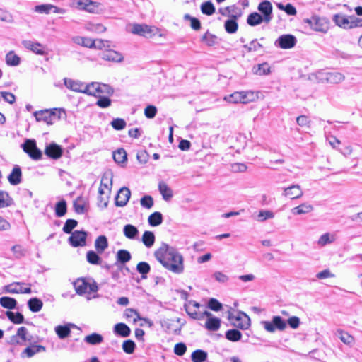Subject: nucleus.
I'll use <instances>...</instances> for the list:
<instances>
[{"mask_svg": "<svg viewBox=\"0 0 362 362\" xmlns=\"http://www.w3.org/2000/svg\"><path fill=\"white\" fill-rule=\"evenodd\" d=\"M325 79L327 83L338 84L345 79V76L343 74L337 71L326 72L325 74Z\"/></svg>", "mask_w": 362, "mask_h": 362, "instance_id": "24", "label": "nucleus"}, {"mask_svg": "<svg viewBox=\"0 0 362 362\" xmlns=\"http://www.w3.org/2000/svg\"><path fill=\"white\" fill-rule=\"evenodd\" d=\"M339 339L342 342L349 346H352L354 343V338L345 332H339Z\"/></svg>", "mask_w": 362, "mask_h": 362, "instance_id": "60", "label": "nucleus"}, {"mask_svg": "<svg viewBox=\"0 0 362 362\" xmlns=\"http://www.w3.org/2000/svg\"><path fill=\"white\" fill-rule=\"evenodd\" d=\"M262 325L264 329L270 333H274L276 330L284 331L286 328V321L281 316H273L270 321H262Z\"/></svg>", "mask_w": 362, "mask_h": 362, "instance_id": "5", "label": "nucleus"}, {"mask_svg": "<svg viewBox=\"0 0 362 362\" xmlns=\"http://www.w3.org/2000/svg\"><path fill=\"white\" fill-rule=\"evenodd\" d=\"M123 233L127 238L135 240L138 238L139 232L134 225L127 224L123 228Z\"/></svg>", "mask_w": 362, "mask_h": 362, "instance_id": "28", "label": "nucleus"}, {"mask_svg": "<svg viewBox=\"0 0 362 362\" xmlns=\"http://www.w3.org/2000/svg\"><path fill=\"white\" fill-rule=\"evenodd\" d=\"M113 93L114 90L110 86L98 82H92L87 84L85 90H83V93L94 96H95L96 93H105L111 95Z\"/></svg>", "mask_w": 362, "mask_h": 362, "instance_id": "6", "label": "nucleus"}, {"mask_svg": "<svg viewBox=\"0 0 362 362\" xmlns=\"http://www.w3.org/2000/svg\"><path fill=\"white\" fill-rule=\"evenodd\" d=\"M17 336L23 341V345L25 344V342H31L32 337L28 336V330L25 327H21L18 329L16 332Z\"/></svg>", "mask_w": 362, "mask_h": 362, "instance_id": "53", "label": "nucleus"}, {"mask_svg": "<svg viewBox=\"0 0 362 362\" xmlns=\"http://www.w3.org/2000/svg\"><path fill=\"white\" fill-rule=\"evenodd\" d=\"M78 225V221L75 219H67L63 226V231L66 234L72 233V230Z\"/></svg>", "mask_w": 362, "mask_h": 362, "instance_id": "55", "label": "nucleus"}, {"mask_svg": "<svg viewBox=\"0 0 362 362\" xmlns=\"http://www.w3.org/2000/svg\"><path fill=\"white\" fill-rule=\"evenodd\" d=\"M8 320L14 324H21L24 322L25 318L22 313L17 312L13 313L11 310L4 312Z\"/></svg>", "mask_w": 362, "mask_h": 362, "instance_id": "39", "label": "nucleus"}, {"mask_svg": "<svg viewBox=\"0 0 362 362\" xmlns=\"http://www.w3.org/2000/svg\"><path fill=\"white\" fill-rule=\"evenodd\" d=\"M201 41L207 46L211 47L218 43V37L207 30L201 38Z\"/></svg>", "mask_w": 362, "mask_h": 362, "instance_id": "37", "label": "nucleus"}, {"mask_svg": "<svg viewBox=\"0 0 362 362\" xmlns=\"http://www.w3.org/2000/svg\"><path fill=\"white\" fill-rule=\"evenodd\" d=\"M64 83L67 88L79 93H83L87 85L80 81H75L67 78H64Z\"/></svg>", "mask_w": 362, "mask_h": 362, "instance_id": "20", "label": "nucleus"}, {"mask_svg": "<svg viewBox=\"0 0 362 362\" xmlns=\"http://www.w3.org/2000/svg\"><path fill=\"white\" fill-rule=\"evenodd\" d=\"M35 12L39 13H46L48 14L50 12H53L55 13H64L65 10L62 8L57 7L52 4H40L37 5L33 8Z\"/></svg>", "mask_w": 362, "mask_h": 362, "instance_id": "18", "label": "nucleus"}, {"mask_svg": "<svg viewBox=\"0 0 362 362\" xmlns=\"http://www.w3.org/2000/svg\"><path fill=\"white\" fill-rule=\"evenodd\" d=\"M111 125L115 130H122L125 128L127 123L123 119L116 118L111 122Z\"/></svg>", "mask_w": 362, "mask_h": 362, "instance_id": "62", "label": "nucleus"}, {"mask_svg": "<svg viewBox=\"0 0 362 362\" xmlns=\"http://www.w3.org/2000/svg\"><path fill=\"white\" fill-rule=\"evenodd\" d=\"M21 148L33 160H38L41 159L42 153L37 147V144L35 139H25L24 143L21 144Z\"/></svg>", "mask_w": 362, "mask_h": 362, "instance_id": "7", "label": "nucleus"}, {"mask_svg": "<svg viewBox=\"0 0 362 362\" xmlns=\"http://www.w3.org/2000/svg\"><path fill=\"white\" fill-rule=\"evenodd\" d=\"M17 300L9 296H2L0 298V305L1 307L8 310H13L16 308Z\"/></svg>", "mask_w": 362, "mask_h": 362, "instance_id": "32", "label": "nucleus"}, {"mask_svg": "<svg viewBox=\"0 0 362 362\" xmlns=\"http://www.w3.org/2000/svg\"><path fill=\"white\" fill-rule=\"evenodd\" d=\"M112 157L114 160L118 164H123L127 160V153L124 148H119L114 151Z\"/></svg>", "mask_w": 362, "mask_h": 362, "instance_id": "46", "label": "nucleus"}, {"mask_svg": "<svg viewBox=\"0 0 362 362\" xmlns=\"http://www.w3.org/2000/svg\"><path fill=\"white\" fill-rule=\"evenodd\" d=\"M207 357V352L202 349H197L191 355V359L193 362H204L206 361Z\"/></svg>", "mask_w": 362, "mask_h": 362, "instance_id": "42", "label": "nucleus"}, {"mask_svg": "<svg viewBox=\"0 0 362 362\" xmlns=\"http://www.w3.org/2000/svg\"><path fill=\"white\" fill-rule=\"evenodd\" d=\"M131 196V192L128 187H123L117 192L115 197V205L123 207L127 205Z\"/></svg>", "mask_w": 362, "mask_h": 362, "instance_id": "15", "label": "nucleus"}, {"mask_svg": "<svg viewBox=\"0 0 362 362\" xmlns=\"http://www.w3.org/2000/svg\"><path fill=\"white\" fill-rule=\"evenodd\" d=\"M86 259L88 263L94 265H100L102 262V259L97 251L93 250H89L86 253Z\"/></svg>", "mask_w": 362, "mask_h": 362, "instance_id": "48", "label": "nucleus"}, {"mask_svg": "<svg viewBox=\"0 0 362 362\" xmlns=\"http://www.w3.org/2000/svg\"><path fill=\"white\" fill-rule=\"evenodd\" d=\"M6 63L10 66H18L21 63V58L14 51H10L6 54Z\"/></svg>", "mask_w": 362, "mask_h": 362, "instance_id": "34", "label": "nucleus"}, {"mask_svg": "<svg viewBox=\"0 0 362 362\" xmlns=\"http://www.w3.org/2000/svg\"><path fill=\"white\" fill-rule=\"evenodd\" d=\"M305 22L315 31L325 33L328 30V22L325 18L313 16L310 19H305Z\"/></svg>", "mask_w": 362, "mask_h": 362, "instance_id": "8", "label": "nucleus"}, {"mask_svg": "<svg viewBox=\"0 0 362 362\" xmlns=\"http://www.w3.org/2000/svg\"><path fill=\"white\" fill-rule=\"evenodd\" d=\"M296 37L291 34H284L279 36L274 42V45L283 49H288L296 45Z\"/></svg>", "mask_w": 362, "mask_h": 362, "instance_id": "9", "label": "nucleus"}, {"mask_svg": "<svg viewBox=\"0 0 362 362\" xmlns=\"http://www.w3.org/2000/svg\"><path fill=\"white\" fill-rule=\"evenodd\" d=\"M74 42L79 45H81L85 47L93 48L94 46V40H92L89 37H84L81 36L75 37L73 39Z\"/></svg>", "mask_w": 362, "mask_h": 362, "instance_id": "49", "label": "nucleus"}, {"mask_svg": "<svg viewBox=\"0 0 362 362\" xmlns=\"http://www.w3.org/2000/svg\"><path fill=\"white\" fill-rule=\"evenodd\" d=\"M7 178L11 185L20 184L22 181V170L21 167L18 165H15Z\"/></svg>", "mask_w": 362, "mask_h": 362, "instance_id": "22", "label": "nucleus"}, {"mask_svg": "<svg viewBox=\"0 0 362 362\" xmlns=\"http://www.w3.org/2000/svg\"><path fill=\"white\" fill-rule=\"evenodd\" d=\"M154 256L165 269L172 273L180 274L184 272V257L177 248L162 243L154 252Z\"/></svg>", "mask_w": 362, "mask_h": 362, "instance_id": "1", "label": "nucleus"}, {"mask_svg": "<svg viewBox=\"0 0 362 362\" xmlns=\"http://www.w3.org/2000/svg\"><path fill=\"white\" fill-rule=\"evenodd\" d=\"M137 272L141 274V278L145 279L147 278V274L150 272V264L146 262H140L136 265Z\"/></svg>", "mask_w": 362, "mask_h": 362, "instance_id": "52", "label": "nucleus"}, {"mask_svg": "<svg viewBox=\"0 0 362 362\" xmlns=\"http://www.w3.org/2000/svg\"><path fill=\"white\" fill-rule=\"evenodd\" d=\"M277 7L279 9L284 11L288 15L290 16H295L297 13L296 8L290 3H288L286 5L279 3L277 4Z\"/></svg>", "mask_w": 362, "mask_h": 362, "instance_id": "57", "label": "nucleus"}, {"mask_svg": "<svg viewBox=\"0 0 362 362\" xmlns=\"http://www.w3.org/2000/svg\"><path fill=\"white\" fill-rule=\"evenodd\" d=\"M158 189L165 201L170 200L173 196V190L163 181L159 182Z\"/></svg>", "mask_w": 362, "mask_h": 362, "instance_id": "33", "label": "nucleus"}, {"mask_svg": "<svg viewBox=\"0 0 362 362\" xmlns=\"http://www.w3.org/2000/svg\"><path fill=\"white\" fill-rule=\"evenodd\" d=\"M23 46L37 55H45L47 52L45 51V47L40 42L25 40L22 41Z\"/></svg>", "mask_w": 362, "mask_h": 362, "instance_id": "12", "label": "nucleus"}, {"mask_svg": "<svg viewBox=\"0 0 362 362\" xmlns=\"http://www.w3.org/2000/svg\"><path fill=\"white\" fill-rule=\"evenodd\" d=\"M264 22V18L257 12H253L247 16V23L250 26H256Z\"/></svg>", "mask_w": 362, "mask_h": 362, "instance_id": "35", "label": "nucleus"}, {"mask_svg": "<svg viewBox=\"0 0 362 362\" xmlns=\"http://www.w3.org/2000/svg\"><path fill=\"white\" fill-rule=\"evenodd\" d=\"M76 292L78 295H83L86 293H93L98 290L97 283L93 279H78L74 283Z\"/></svg>", "mask_w": 362, "mask_h": 362, "instance_id": "4", "label": "nucleus"}, {"mask_svg": "<svg viewBox=\"0 0 362 362\" xmlns=\"http://www.w3.org/2000/svg\"><path fill=\"white\" fill-rule=\"evenodd\" d=\"M100 57L105 61L112 62H121L124 59L121 53L112 49H105L101 53Z\"/></svg>", "mask_w": 362, "mask_h": 362, "instance_id": "19", "label": "nucleus"}, {"mask_svg": "<svg viewBox=\"0 0 362 362\" xmlns=\"http://www.w3.org/2000/svg\"><path fill=\"white\" fill-rule=\"evenodd\" d=\"M13 204V199L9 194L7 192L0 190V208L8 207Z\"/></svg>", "mask_w": 362, "mask_h": 362, "instance_id": "38", "label": "nucleus"}, {"mask_svg": "<svg viewBox=\"0 0 362 362\" xmlns=\"http://www.w3.org/2000/svg\"><path fill=\"white\" fill-rule=\"evenodd\" d=\"M303 191L298 185H293L284 189L283 195L291 199H298L303 196Z\"/></svg>", "mask_w": 362, "mask_h": 362, "instance_id": "21", "label": "nucleus"}, {"mask_svg": "<svg viewBox=\"0 0 362 362\" xmlns=\"http://www.w3.org/2000/svg\"><path fill=\"white\" fill-rule=\"evenodd\" d=\"M87 233L83 230H75L69 238V243L74 247H82L86 245Z\"/></svg>", "mask_w": 362, "mask_h": 362, "instance_id": "11", "label": "nucleus"}, {"mask_svg": "<svg viewBox=\"0 0 362 362\" xmlns=\"http://www.w3.org/2000/svg\"><path fill=\"white\" fill-rule=\"evenodd\" d=\"M157 113V108L156 106L148 105L144 109V115L148 119H153L156 117Z\"/></svg>", "mask_w": 362, "mask_h": 362, "instance_id": "64", "label": "nucleus"}, {"mask_svg": "<svg viewBox=\"0 0 362 362\" xmlns=\"http://www.w3.org/2000/svg\"><path fill=\"white\" fill-rule=\"evenodd\" d=\"M103 337L98 333H92L84 338V341L91 345H97L102 343Z\"/></svg>", "mask_w": 362, "mask_h": 362, "instance_id": "45", "label": "nucleus"}, {"mask_svg": "<svg viewBox=\"0 0 362 362\" xmlns=\"http://www.w3.org/2000/svg\"><path fill=\"white\" fill-rule=\"evenodd\" d=\"M73 206L76 213L83 214L87 212L86 201L83 197H77L73 203Z\"/></svg>", "mask_w": 362, "mask_h": 362, "instance_id": "26", "label": "nucleus"}, {"mask_svg": "<svg viewBox=\"0 0 362 362\" xmlns=\"http://www.w3.org/2000/svg\"><path fill=\"white\" fill-rule=\"evenodd\" d=\"M46 351V348L42 345H32L30 346L26 347L23 352L21 353V357H28L31 358L35 354L40 353V352H44Z\"/></svg>", "mask_w": 362, "mask_h": 362, "instance_id": "25", "label": "nucleus"}, {"mask_svg": "<svg viewBox=\"0 0 362 362\" xmlns=\"http://www.w3.org/2000/svg\"><path fill=\"white\" fill-rule=\"evenodd\" d=\"M135 347V343L130 339L125 340L122 344L123 351L128 354H132L134 351Z\"/></svg>", "mask_w": 362, "mask_h": 362, "instance_id": "59", "label": "nucleus"}, {"mask_svg": "<svg viewBox=\"0 0 362 362\" xmlns=\"http://www.w3.org/2000/svg\"><path fill=\"white\" fill-rule=\"evenodd\" d=\"M131 258H132V255L128 250L121 249L117 251V255H116V259H117L116 264H117V263L120 264V265H118L119 271L122 270V265L124 264L125 263L129 262L131 260Z\"/></svg>", "mask_w": 362, "mask_h": 362, "instance_id": "23", "label": "nucleus"}, {"mask_svg": "<svg viewBox=\"0 0 362 362\" xmlns=\"http://www.w3.org/2000/svg\"><path fill=\"white\" fill-rule=\"evenodd\" d=\"M313 210V206L311 204L303 203L292 209V213L296 215H301L308 214Z\"/></svg>", "mask_w": 362, "mask_h": 362, "instance_id": "44", "label": "nucleus"}, {"mask_svg": "<svg viewBox=\"0 0 362 362\" xmlns=\"http://www.w3.org/2000/svg\"><path fill=\"white\" fill-rule=\"evenodd\" d=\"M114 332L122 337H127L131 333V329L125 323L119 322L115 325Z\"/></svg>", "mask_w": 362, "mask_h": 362, "instance_id": "31", "label": "nucleus"}, {"mask_svg": "<svg viewBox=\"0 0 362 362\" xmlns=\"http://www.w3.org/2000/svg\"><path fill=\"white\" fill-rule=\"evenodd\" d=\"M42 301L37 298H32L28 301V306L33 313L39 312L42 309Z\"/></svg>", "mask_w": 362, "mask_h": 362, "instance_id": "50", "label": "nucleus"}, {"mask_svg": "<svg viewBox=\"0 0 362 362\" xmlns=\"http://www.w3.org/2000/svg\"><path fill=\"white\" fill-rule=\"evenodd\" d=\"M207 307L213 311L218 312L222 309L223 305L217 299L211 298L208 301Z\"/></svg>", "mask_w": 362, "mask_h": 362, "instance_id": "58", "label": "nucleus"}, {"mask_svg": "<svg viewBox=\"0 0 362 362\" xmlns=\"http://www.w3.org/2000/svg\"><path fill=\"white\" fill-rule=\"evenodd\" d=\"M163 215L159 211L153 212L148 218V224L153 227L160 225L163 223Z\"/></svg>", "mask_w": 362, "mask_h": 362, "instance_id": "40", "label": "nucleus"}, {"mask_svg": "<svg viewBox=\"0 0 362 362\" xmlns=\"http://www.w3.org/2000/svg\"><path fill=\"white\" fill-rule=\"evenodd\" d=\"M240 16V13L238 14V15H233V14H232L231 17L233 18L232 19H228V20L225 21L224 28H225L226 31L228 33L233 34V33H235L237 31V30L238 28V25L237 21H236V18L238 17H239Z\"/></svg>", "mask_w": 362, "mask_h": 362, "instance_id": "27", "label": "nucleus"}, {"mask_svg": "<svg viewBox=\"0 0 362 362\" xmlns=\"http://www.w3.org/2000/svg\"><path fill=\"white\" fill-rule=\"evenodd\" d=\"M200 8L202 13L206 16H211L215 12V7L211 1L202 3Z\"/></svg>", "mask_w": 362, "mask_h": 362, "instance_id": "54", "label": "nucleus"}, {"mask_svg": "<svg viewBox=\"0 0 362 362\" xmlns=\"http://www.w3.org/2000/svg\"><path fill=\"white\" fill-rule=\"evenodd\" d=\"M132 33L145 37H151L154 35L152 28L145 24H134Z\"/></svg>", "mask_w": 362, "mask_h": 362, "instance_id": "17", "label": "nucleus"}, {"mask_svg": "<svg viewBox=\"0 0 362 362\" xmlns=\"http://www.w3.org/2000/svg\"><path fill=\"white\" fill-rule=\"evenodd\" d=\"M184 19L186 21H190V26L194 30H199L201 28V22L200 21L195 18L191 16L189 14L187 13L184 16Z\"/></svg>", "mask_w": 362, "mask_h": 362, "instance_id": "56", "label": "nucleus"}, {"mask_svg": "<svg viewBox=\"0 0 362 362\" xmlns=\"http://www.w3.org/2000/svg\"><path fill=\"white\" fill-rule=\"evenodd\" d=\"M228 319L233 327L240 329L246 330L250 326V319L247 315L243 312L235 315L231 308L228 310Z\"/></svg>", "mask_w": 362, "mask_h": 362, "instance_id": "3", "label": "nucleus"}, {"mask_svg": "<svg viewBox=\"0 0 362 362\" xmlns=\"http://www.w3.org/2000/svg\"><path fill=\"white\" fill-rule=\"evenodd\" d=\"M221 326V320L218 317L213 316L208 318L205 323V327L209 331H217Z\"/></svg>", "mask_w": 362, "mask_h": 362, "instance_id": "36", "label": "nucleus"}, {"mask_svg": "<svg viewBox=\"0 0 362 362\" xmlns=\"http://www.w3.org/2000/svg\"><path fill=\"white\" fill-rule=\"evenodd\" d=\"M62 115H66V112L62 108L45 109L33 113L37 122L43 121L49 125L59 120Z\"/></svg>", "mask_w": 362, "mask_h": 362, "instance_id": "2", "label": "nucleus"}, {"mask_svg": "<svg viewBox=\"0 0 362 362\" xmlns=\"http://www.w3.org/2000/svg\"><path fill=\"white\" fill-rule=\"evenodd\" d=\"M98 3L91 0H72L71 6L89 13H95L98 8Z\"/></svg>", "mask_w": 362, "mask_h": 362, "instance_id": "10", "label": "nucleus"}, {"mask_svg": "<svg viewBox=\"0 0 362 362\" xmlns=\"http://www.w3.org/2000/svg\"><path fill=\"white\" fill-rule=\"evenodd\" d=\"M333 21L336 25L343 28H352L362 25V24L351 23V21H349V18L343 14H335L333 16Z\"/></svg>", "mask_w": 362, "mask_h": 362, "instance_id": "16", "label": "nucleus"}, {"mask_svg": "<svg viewBox=\"0 0 362 362\" xmlns=\"http://www.w3.org/2000/svg\"><path fill=\"white\" fill-rule=\"evenodd\" d=\"M24 284V283L21 282H13L11 284L6 285L4 286V291L8 293H19L18 286Z\"/></svg>", "mask_w": 362, "mask_h": 362, "instance_id": "61", "label": "nucleus"}, {"mask_svg": "<svg viewBox=\"0 0 362 362\" xmlns=\"http://www.w3.org/2000/svg\"><path fill=\"white\" fill-rule=\"evenodd\" d=\"M155 240L154 233L148 230L145 231L141 238L142 243L148 248H151L154 245Z\"/></svg>", "mask_w": 362, "mask_h": 362, "instance_id": "41", "label": "nucleus"}, {"mask_svg": "<svg viewBox=\"0 0 362 362\" xmlns=\"http://www.w3.org/2000/svg\"><path fill=\"white\" fill-rule=\"evenodd\" d=\"M67 211V204L64 199H62L56 203L55 215L57 217L64 216Z\"/></svg>", "mask_w": 362, "mask_h": 362, "instance_id": "51", "label": "nucleus"}, {"mask_svg": "<svg viewBox=\"0 0 362 362\" xmlns=\"http://www.w3.org/2000/svg\"><path fill=\"white\" fill-rule=\"evenodd\" d=\"M108 247V241L105 235L98 236L95 241V248L98 253H103Z\"/></svg>", "mask_w": 362, "mask_h": 362, "instance_id": "30", "label": "nucleus"}, {"mask_svg": "<svg viewBox=\"0 0 362 362\" xmlns=\"http://www.w3.org/2000/svg\"><path fill=\"white\" fill-rule=\"evenodd\" d=\"M141 205L146 209H151L153 205V199L151 196L150 195H145L144 196L141 200Z\"/></svg>", "mask_w": 362, "mask_h": 362, "instance_id": "63", "label": "nucleus"}, {"mask_svg": "<svg viewBox=\"0 0 362 362\" xmlns=\"http://www.w3.org/2000/svg\"><path fill=\"white\" fill-rule=\"evenodd\" d=\"M258 11L262 14L264 18V23H269L272 18V5L270 1L264 0L262 1L257 7Z\"/></svg>", "mask_w": 362, "mask_h": 362, "instance_id": "14", "label": "nucleus"}, {"mask_svg": "<svg viewBox=\"0 0 362 362\" xmlns=\"http://www.w3.org/2000/svg\"><path fill=\"white\" fill-rule=\"evenodd\" d=\"M45 153L48 158L57 160L62 157L63 148L61 146L52 142L46 146Z\"/></svg>", "mask_w": 362, "mask_h": 362, "instance_id": "13", "label": "nucleus"}, {"mask_svg": "<svg viewBox=\"0 0 362 362\" xmlns=\"http://www.w3.org/2000/svg\"><path fill=\"white\" fill-rule=\"evenodd\" d=\"M252 70L254 74L259 76L267 75L271 71L269 65L266 62L254 66Z\"/></svg>", "mask_w": 362, "mask_h": 362, "instance_id": "43", "label": "nucleus"}, {"mask_svg": "<svg viewBox=\"0 0 362 362\" xmlns=\"http://www.w3.org/2000/svg\"><path fill=\"white\" fill-rule=\"evenodd\" d=\"M71 326L74 327V325L73 324H68L55 327L54 330L58 337L61 339L68 337L71 334Z\"/></svg>", "mask_w": 362, "mask_h": 362, "instance_id": "29", "label": "nucleus"}, {"mask_svg": "<svg viewBox=\"0 0 362 362\" xmlns=\"http://www.w3.org/2000/svg\"><path fill=\"white\" fill-rule=\"evenodd\" d=\"M225 337L228 340L236 342L241 339L242 333L237 329H231L226 332Z\"/></svg>", "mask_w": 362, "mask_h": 362, "instance_id": "47", "label": "nucleus"}]
</instances>
